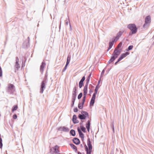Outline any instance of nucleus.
Masks as SVG:
<instances>
[{"instance_id": "obj_12", "label": "nucleus", "mask_w": 154, "mask_h": 154, "mask_svg": "<svg viewBox=\"0 0 154 154\" xmlns=\"http://www.w3.org/2000/svg\"><path fill=\"white\" fill-rule=\"evenodd\" d=\"M84 143V147L85 151L86 152V154H91L92 149H89L88 148V146H87L85 143Z\"/></svg>"}, {"instance_id": "obj_1", "label": "nucleus", "mask_w": 154, "mask_h": 154, "mask_svg": "<svg viewBox=\"0 0 154 154\" xmlns=\"http://www.w3.org/2000/svg\"><path fill=\"white\" fill-rule=\"evenodd\" d=\"M127 27L131 30V32L129 33V35H131L137 32V28L134 23H130L128 24Z\"/></svg>"}, {"instance_id": "obj_16", "label": "nucleus", "mask_w": 154, "mask_h": 154, "mask_svg": "<svg viewBox=\"0 0 154 154\" xmlns=\"http://www.w3.org/2000/svg\"><path fill=\"white\" fill-rule=\"evenodd\" d=\"M72 121L74 124H77L79 122V121L77 120V116L75 114L73 116Z\"/></svg>"}, {"instance_id": "obj_43", "label": "nucleus", "mask_w": 154, "mask_h": 154, "mask_svg": "<svg viewBox=\"0 0 154 154\" xmlns=\"http://www.w3.org/2000/svg\"><path fill=\"white\" fill-rule=\"evenodd\" d=\"M84 121L82 120L81 121V122L80 123V128H81L82 127H83V122Z\"/></svg>"}, {"instance_id": "obj_58", "label": "nucleus", "mask_w": 154, "mask_h": 154, "mask_svg": "<svg viewBox=\"0 0 154 154\" xmlns=\"http://www.w3.org/2000/svg\"><path fill=\"white\" fill-rule=\"evenodd\" d=\"M66 25H68V22L67 21L66 22Z\"/></svg>"}, {"instance_id": "obj_19", "label": "nucleus", "mask_w": 154, "mask_h": 154, "mask_svg": "<svg viewBox=\"0 0 154 154\" xmlns=\"http://www.w3.org/2000/svg\"><path fill=\"white\" fill-rule=\"evenodd\" d=\"M114 44V43H113V42H112L110 40L109 43V46L108 49L107 51H108L111 48Z\"/></svg>"}, {"instance_id": "obj_4", "label": "nucleus", "mask_w": 154, "mask_h": 154, "mask_svg": "<svg viewBox=\"0 0 154 154\" xmlns=\"http://www.w3.org/2000/svg\"><path fill=\"white\" fill-rule=\"evenodd\" d=\"M15 86L11 84H9L8 85V87L7 88L6 91L10 94H13L14 92L15 91Z\"/></svg>"}, {"instance_id": "obj_54", "label": "nucleus", "mask_w": 154, "mask_h": 154, "mask_svg": "<svg viewBox=\"0 0 154 154\" xmlns=\"http://www.w3.org/2000/svg\"><path fill=\"white\" fill-rule=\"evenodd\" d=\"M90 128H86L87 130V131L88 132H89V130H90Z\"/></svg>"}, {"instance_id": "obj_2", "label": "nucleus", "mask_w": 154, "mask_h": 154, "mask_svg": "<svg viewBox=\"0 0 154 154\" xmlns=\"http://www.w3.org/2000/svg\"><path fill=\"white\" fill-rule=\"evenodd\" d=\"M119 55L117 51V48H116L113 51L110 59L108 62V64L113 62Z\"/></svg>"}, {"instance_id": "obj_39", "label": "nucleus", "mask_w": 154, "mask_h": 154, "mask_svg": "<svg viewBox=\"0 0 154 154\" xmlns=\"http://www.w3.org/2000/svg\"><path fill=\"white\" fill-rule=\"evenodd\" d=\"M76 97V95H72V100H75Z\"/></svg>"}, {"instance_id": "obj_26", "label": "nucleus", "mask_w": 154, "mask_h": 154, "mask_svg": "<svg viewBox=\"0 0 154 154\" xmlns=\"http://www.w3.org/2000/svg\"><path fill=\"white\" fill-rule=\"evenodd\" d=\"M90 120H89L87 122L86 124V128H90Z\"/></svg>"}, {"instance_id": "obj_17", "label": "nucleus", "mask_w": 154, "mask_h": 154, "mask_svg": "<svg viewBox=\"0 0 154 154\" xmlns=\"http://www.w3.org/2000/svg\"><path fill=\"white\" fill-rule=\"evenodd\" d=\"M87 145L88 147V148L92 149V146L89 138H88L87 140Z\"/></svg>"}, {"instance_id": "obj_59", "label": "nucleus", "mask_w": 154, "mask_h": 154, "mask_svg": "<svg viewBox=\"0 0 154 154\" xmlns=\"http://www.w3.org/2000/svg\"><path fill=\"white\" fill-rule=\"evenodd\" d=\"M80 146L82 148H83V146L82 144L80 145Z\"/></svg>"}, {"instance_id": "obj_8", "label": "nucleus", "mask_w": 154, "mask_h": 154, "mask_svg": "<svg viewBox=\"0 0 154 154\" xmlns=\"http://www.w3.org/2000/svg\"><path fill=\"white\" fill-rule=\"evenodd\" d=\"M47 82V81L43 80L41 83L40 88V93L41 94H42L44 90L45 89L46 86V84Z\"/></svg>"}, {"instance_id": "obj_28", "label": "nucleus", "mask_w": 154, "mask_h": 154, "mask_svg": "<svg viewBox=\"0 0 154 154\" xmlns=\"http://www.w3.org/2000/svg\"><path fill=\"white\" fill-rule=\"evenodd\" d=\"M133 47V46L132 45H131L129 46L128 48L126 49V51H128L132 50Z\"/></svg>"}, {"instance_id": "obj_34", "label": "nucleus", "mask_w": 154, "mask_h": 154, "mask_svg": "<svg viewBox=\"0 0 154 154\" xmlns=\"http://www.w3.org/2000/svg\"><path fill=\"white\" fill-rule=\"evenodd\" d=\"M121 60H122L119 57L118 59L117 60L115 63L114 64L115 65H116Z\"/></svg>"}, {"instance_id": "obj_33", "label": "nucleus", "mask_w": 154, "mask_h": 154, "mask_svg": "<svg viewBox=\"0 0 154 154\" xmlns=\"http://www.w3.org/2000/svg\"><path fill=\"white\" fill-rule=\"evenodd\" d=\"M47 77H48V75L47 74V72L45 75L43 79V80H45V81H48Z\"/></svg>"}, {"instance_id": "obj_25", "label": "nucleus", "mask_w": 154, "mask_h": 154, "mask_svg": "<svg viewBox=\"0 0 154 154\" xmlns=\"http://www.w3.org/2000/svg\"><path fill=\"white\" fill-rule=\"evenodd\" d=\"M71 56L68 55L67 57L66 64L68 65L70 62L71 59Z\"/></svg>"}, {"instance_id": "obj_56", "label": "nucleus", "mask_w": 154, "mask_h": 154, "mask_svg": "<svg viewBox=\"0 0 154 154\" xmlns=\"http://www.w3.org/2000/svg\"><path fill=\"white\" fill-rule=\"evenodd\" d=\"M77 153L78 154H82L79 151L77 152Z\"/></svg>"}, {"instance_id": "obj_61", "label": "nucleus", "mask_w": 154, "mask_h": 154, "mask_svg": "<svg viewBox=\"0 0 154 154\" xmlns=\"http://www.w3.org/2000/svg\"><path fill=\"white\" fill-rule=\"evenodd\" d=\"M7 40H8V37H7V36L6 37V41H7Z\"/></svg>"}, {"instance_id": "obj_23", "label": "nucleus", "mask_w": 154, "mask_h": 154, "mask_svg": "<svg viewBox=\"0 0 154 154\" xmlns=\"http://www.w3.org/2000/svg\"><path fill=\"white\" fill-rule=\"evenodd\" d=\"M18 108V106L17 105H15L13 106L12 107L11 109V111L12 112H14L17 110Z\"/></svg>"}, {"instance_id": "obj_49", "label": "nucleus", "mask_w": 154, "mask_h": 154, "mask_svg": "<svg viewBox=\"0 0 154 154\" xmlns=\"http://www.w3.org/2000/svg\"><path fill=\"white\" fill-rule=\"evenodd\" d=\"M96 96L92 95L91 99L95 100Z\"/></svg>"}, {"instance_id": "obj_14", "label": "nucleus", "mask_w": 154, "mask_h": 154, "mask_svg": "<svg viewBox=\"0 0 154 154\" xmlns=\"http://www.w3.org/2000/svg\"><path fill=\"white\" fill-rule=\"evenodd\" d=\"M72 140L73 142L76 145L79 144L80 143L79 139L77 137L74 138Z\"/></svg>"}, {"instance_id": "obj_36", "label": "nucleus", "mask_w": 154, "mask_h": 154, "mask_svg": "<svg viewBox=\"0 0 154 154\" xmlns=\"http://www.w3.org/2000/svg\"><path fill=\"white\" fill-rule=\"evenodd\" d=\"M122 45V42H120L117 46V47L119 48H121Z\"/></svg>"}, {"instance_id": "obj_62", "label": "nucleus", "mask_w": 154, "mask_h": 154, "mask_svg": "<svg viewBox=\"0 0 154 154\" xmlns=\"http://www.w3.org/2000/svg\"><path fill=\"white\" fill-rule=\"evenodd\" d=\"M60 26H61V24H60V26H59V29H60Z\"/></svg>"}, {"instance_id": "obj_27", "label": "nucleus", "mask_w": 154, "mask_h": 154, "mask_svg": "<svg viewBox=\"0 0 154 154\" xmlns=\"http://www.w3.org/2000/svg\"><path fill=\"white\" fill-rule=\"evenodd\" d=\"M95 100H93L91 99L90 103V106H94V104L95 103Z\"/></svg>"}, {"instance_id": "obj_37", "label": "nucleus", "mask_w": 154, "mask_h": 154, "mask_svg": "<svg viewBox=\"0 0 154 154\" xmlns=\"http://www.w3.org/2000/svg\"><path fill=\"white\" fill-rule=\"evenodd\" d=\"M105 71V70L104 69H103L101 72V75H100V78H101V77H102L103 76V74L104 73Z\"/></svg>"}, {"instance_id": "obj_41", "label": "nucleus", "mask_w": 154, "mask_h": 154, "mask_svg": "<svg viewBox=\"0 0 154 154\" xmlns=\"http://www.w3.org/2000/svg\"><path fill=\"white\" fill-rule=\"evenodd\" d=\"M122 51V49H119V48L117 49V51L118 52V53H119V54L121 53Z\"/></svg>"}, {"instance_id": "obj_64", "label": "nucleus", "mask_w": 154, "mask_h": 154, "mask_svg": "<svg viewBox=\"0 0 154 154\" xmlns=\"http://www.w3.org/2000/svg\"><path fill=\"white\" fill-rule=\"evenodd\" d=\"M38 26H39V24H38V25H37V27H38Z\"/></svg>"}, {"instance_id": "obj_35", "label": "nucleus", "mask_w": 154, "mask_h": 154, "mask_svg": "<svg viewBox=\"0 0 154 154\" xmlns=\"http://www.w3.org/2000/svg\"><path fill=\"white\" fill-rule=\"evenodd\" d=\"M68 65V64H66V65H65V66H64V67L63 69L62 70V72H64L65 71V70L67 69V66Z\"/></svg>"}, {"instance_id": "obj_46", "label": "nucleus", "mask_w": 154, "mask_h": 154, "mask_svg": "<svg viewBox=\"0 0 154 154\" xmlns=\"http://www.w3.org/2000/svg\"><path fill=\"white\" fill-rule=\"evenodd\" d=\"M19 59L18 57H16V63H19Z\"/></svg>"}, {"instance_id": "obj_57", "label": "nucleus", "mask_w": 154, "mask_h": 154, "mask_svg": "<svg viewBox=\"0 0 154 154\" xmlns=\"http://www.w3.org/2000/svg\"><path fill=\"white\" fill-rule=\"evenodd\" d=\"M82 139V140L83 141L84 140V137H83V138H81Z\"/></svg>"}, {"instance_id": "obj_11", "label": "nucleus", "mask_w": 154, "mask_h": 154, "mask_svg": "<svg viewBox=\"0 0 154 154\" xmlns=\"http://www.w3.org/2000/svg\"><path fill=\"white\" fill-rule=\"evenodd\" d=\"M92 73L91 72H90L89 75L87 77L86 79V82L84 88H86L88 89V85L89 83V82L90 81V77Z\"/></svg>"}, {"instance_id": "obj_10", "label": "nucleus", "mask_w": 154, "mask_h": 154, "mask_svg": "<svg viewBox=\"0 0 154 154\" xmlns=\"http://www.w3.org/2000/svg\"><path fill=\"white\" fill-rule=\"evenodd\" d=\"M57 130L59 131H62L65 132H68L69 131V129L65 126H61L58 127Z\"/></svg>"}, {"instance_id": "obj_22", "label": "nucleus", "mask_w": 154, "mask_h": 154, "mask_svg": "<svg viewBox=\"0 0 154 154\" xmlns=\"http://www.w3.org/2000/svg\"><path fill=\"white\" fill-rule=\"evenodd\" d=\"M69 133L72 136H75V131L73 129H71L69 132Z\"/></svg>"}, {"instance_id": "obj_3", "label": "nucleus", "mask_w": 154, "mask_h": 154, "mask_svg": "<svg viewBox=\"0 0 154 154\" xmlns=\"http://www.w3.org/2000/svg\"><path fill=\"white\" fill-rule=\"evenodd\" d=\"M151 17L148 15L146 17L145 20V23L143 25V28L145 29H146L149 27L151 23Z\"/></svg>"}, {"instance_id": "obj_7", "label": "nucleus", "mask_w": 154, "mask_h": 154, "mask_svg": "<svg viewBox=\"0 0 154 154\" xmlns=\"http://www.w3.org/2000/svg\"><path fill=\"white\" fill-rule=\"evenodd\" d=\"M59 147L58 146L56 145L50 149V152L51 154H59Z\"/></svg>"}, {"instance_id": "obj_52", "label": "nucleus", "mask_w": 154, "mask_h": 154, "mask_svg": "<svg viewBox=\"0 0 154 154\" xmlns=\"http://www.w3.org/2000/svg\"><path fill=\"white\" fill-rule=\"evenodd\" d=\"M93 91L91 89H90V90L89 91V92L90 94H91L92 93H93Z\"/></svg>"}, {"instance_id": "obj_63", "label": "nucleus", "mask_w": 154, "mask_h": 154, "mask_svg": "<svg viewBox=\"0 0 154 154\" xmlns=\"http://www.w3.org/2000/svg\"><path fill=\"white\" fill-rule=\"evenodd\" d=\"M72 125L71 126H70V128H72Z\"/></svg>"}, {"instance_id": "obj_45", "label": "nucleus", "mask_w": 154, "mask_h": 154, "mask_svg": "<svg viewBox=\"0 0 154 154\" xmlns=\"http://www.w3.org/2000/svg\"><path fill=\"white\" fill-rule=\"evenodd\" d=\"M13 119H16L17 118V115L15 114H14L13 116Z\"/></svg>"}, {"instance_id": "obj_47", "label": "nucleus", "mask_w": 154, "mask_h": 154, "mask_svg": "<svg viewBox=\"0 0 154 154\" xmlns=\"http://www.w3.org/2000/svg\"><path fill=\"white\" fill-rule=\"evenodd\" d=\"M73 110L74 112H77L78 111V110L77 108L76 107L74 108Z\"/></svg>"}, {"instance_id": "obj_50", "label": "nucleus", "mask_w": 154, "mask_h": 154, "mask_svg": "<svg viewBox=\"0 0 154 154\" xmlns=\"http://www.w3.org/2000/svg\"><path fill=\"white\" fill-rule=\"evenodd\" d=\"M100 79L101 78L100 77L99 80L98 81L97 84V86H99V85L100 83Z\"/></svg>"}, {"instance_id": "obj_42", "label": "nucleus", "mask_w": 154, "mask_h": 154, "mask_svg": "<svg viewBox=\"0 0 154 154\" xmlns=\"http://www.w3.org/2000/svg\"><path fill=\"white\" fill-rule=\"evenodd\" d=\"M85 76H83L82 77V79H81L80 81H81V82H83L85 80Z\"/></svg>"}, {"instance_id": "obj_30", "label": "nucleus", "mask_w": 154, "mask_h": 154, "mask_svg": "<svg viewBox=\"0 0 154 154\" xmlns=\"http://www.w3.org/2000/svg\"><path fill=\"white\" fill-rule=\"evenodd\" d=\"M15 67L17 69H18L19 68H20V65H19V63H15Z\"/></svg>"}, {"instance_id": "obj_24", "label": "nucleus", "mask_w": 154, "mask_h": 154, "mask_svg": "<svg viewBox=\"0 0 154 154\" xmlns=\"http://www.w3.org/2000/svg\"><path fill=\"white\" fill-rule=\"evenodd\" d=\"M77 89L76 87H75L73 89L72 92V95H77Z\"/></svg>"}, {"instance_id": "obj_44", "label": "nucleus", "mask_w": 154, "mask_h": 154, "mask_svg": "<svg viewBox=\"0 0 154 154\" xmlns=\"http://www.w3.org/2000/svg\"><path fill=\"white\" fill-rule=\"evenodd\" d=\"M111 126L112 131L114 133V125L113 123H112V125H111Z\"/></svg>"}, {"instance_id": "obj_15", "label": "nucleus", "mask_w": 154, "mask_h": 154, "mask_svg": "<svg viewBox=\"0 0 154 154\" xmlns=\"http://www.w3.org/2000/svg\"><path fill=\"white\" fill-rule=\"evenodd\" d=\"M130 54V53L128 52H126L125 53H123L119 57L122 60L124 58L126 57L127 55H129Z\"/></svg>"}, {"instance_id": "obj_6", "label": "nucleus", "mask_w": 154, "mask_h": 154, "mask_svg": "<svg viewBox=\"0 0 154 154\" xmlns=\"http://www.w3.org/2000/svg\"><path fill=\"white\" fill-rule=\"evenodd\" d=\"M124 31H119L116 34V37H113L112 41H111L112 42H113V43H114L115 42H116L119 39V38L122 35L123 33L124 32Z\"/></svg>"}, {"instance_id": "obj_21", "label": "nucleus", "mask_w": 154, "mask_h": 154, "mask_svg": "<svg viewBox=\"0 0 154 154\" xmlns=\"http://www.w3.org/2000/svg\"><path fill=\"white\" fill-rule=\"evenodd\" d=\"M84 103H83V104H82V102L81 103L79 102L78 104V108L80 109H83Z\"/></svg>"}, {"instance_id": "obj_53", "label": "nucleus", "mask_w": 154, "mask_h": 154, "mask_svg": "<svg viewBox=\"0 0 154 154\" xmlns=\"http://www.w3.org/2000/svg\"><path fill=\"white\" fill-rule=\"evenodd\" d=\"M89 86H91V88H94V87L93 86V85H91V84H90V85H89Z\"/></svg>"}, {"instance_id": "obj_31", "label": "nucleus", "mask_w": 154, "mask_h": 154, "mask_svg": "<svg viewBox=\"0 0 154 154\" xmlns=\"http://www.w3.org/2000/svg\"><path fill=\"white\" fill-rule=\"evenodd\" d=\"M82 95L83 94L82 92L80 93L78 96V99L79 100L82 97Z\"/></svg>"}, {"instance_id": "obj_51", "label": "nucleus", "mask_w": 154, "mask_h": 154, "mask_svg": "<svg viewBox=\"0 0 154 154\" xmlns=\"http://www.w3.org/2000/svg\"><path fill=\"white\" fill-rule=\"evenodd\" d=\"M97 92L94 91V93L93 94V95L96 96V95Z\"/></svg>"}, {"instance_id": "obj_32", "label": "nucleus", "mask_w": 154, "mask_h": 154, "mask_svg": "<svg viewBox=\"0 0 154 154\" xmlns=\"http://www.w3.org/2000/svg\"><path fill=\"white\" fill-rule=\"evenodd\" d=\"M81 129V130L84 133L86 132V128L84 127H82L80 128Z\"/></svg>"}, {"instance_id": "obj_40", "label": "nucleus", "mask_w": 154, "mask_h": 154, "mask_svg": "<svg viewBox=\"0 0 154 154\" xmlns=\"http://www.w3.org/2000/svg\"><path fill=\"white\" fill-rule=\"evenodd\" d=\"M75 101V100H72V103L71 105V106L72 107L73 106Z\"/></svg>"}, {"instance_id": "obj_20", "label": "nucleus", "mask_w": 154, "mask_h": 154, "mask_svg": "<svg viewBox=\"0 0 154 154\" xmlns=\"http://www.w3.org/2000/svg\"><path fill=\"white\" fill-rule=\"evenodd\" d=\"M69 145H70L71 147L74 150V151L75 152H77V149L76 146L74 144L72 143H70Z\"/></svg>"}, {"instance_id": "obj_29", "label": "nucleus", "mask_w": 154, "mask_h": 154, "mask_svg": "<svg viewBox=\"0 0 154 154\" xmlns=\"http://www.w3.org/2000/svg\"><path fill=\"white\" fill-rule=\"evenodd\" d=\"M83 85H84L83 82L80 81L79 82V88H81Z\"/></svg>"}, {"instance_id": "obj_38", "label": "nucleus", "mask_w": 154, "mask_h": 154, "mask_svg": "<svg viewBox=\"0 0 154 154\" xmlns=\"http://www.w3.org/2000/svg\"><path fill=\"white\" fill-rule=\"evenodd\" d=\"M99 88V86L96 85L95 87V89L94 90V91L97 92Z\"/></svg>"}, {"instance_id": "obj_13", "label": "nucleus", "mask_w": 154, "mask_h": 154, "mask_svg": "<svg viewBox=\"0 0 154 154\" xmlns=\"http://www.w3.org/2000/svg\"><path fill=\"white\" fill-rule=\"evenodd\" d=\"M46 63L45 62H42L41 63V65L40 66V71L41 73L42 74H43L44 71V69Z\"/></svg>"}, {"instance_id": "obj_9", "label": "nucleus", "mask_w": 154, "mask_h": 154, "mask_svg": "<svg viewBox=\"0 0 154 154\" xmlns=\"http://www.w3.org/2000/svg\"><path fill=\"white\" fill-rule=\"evenodd\" d=\"M83 96L82 99V104L85 103V100L87 94L88 92V89L84 88L83 89Z\"/></svg>"}, {"instance_id": "obj_60", "label": "nucleus", "mask_w": 154, "mask_h": 154, "mask_svg": "<svg viewBox=\"0 0 154 154\" xmlns=\"http://www.w3.org/2000/svg\"><path fill=\"white\" fill-rule=\"evenodd\" d=\"M110 154H113V152L111 151L110 152Z\"/></svg>"}, {"instance_id": "obj_5", "label": "nucleus", "mask_w": 154, "mask_h": 154, "mask_svg": "<svg viewBox=\"0 0 154 154\" xmlns=\"http://www.w3.org/2000/svg\"><path fill=\"white\" fill-rule=\"evenodd\" d=\"M81 114L78 115V118L81 120L85 119L89 116L87 112L82 110L81 112Z\"/></svg>"}, {"instance_id": "obj_55", "label": "nucleus", "mask_w": 154, "mask_h": 154, "mask_svg": "<svg viewBox=\"0 0 154 154\" xmlns=\"http://www.w3.org/2000/svg\"><path fill=\"white\" fill-rule=\"evenodd\" d=\"M69 26H70V29L71 30L72 29V28L71 27V25L70 23H69Z\"/></svg>"}, {"instance_id": "obj_18", "label": "nucleus", "mask_w": 154, "mask_h": 154, "mask_svg": "<svg viewBox=\"0 0 154 154\" xmlns=\"http://www.w3.org/2000/svg\"><path fill=\"white\" fill-rule=\"evenodd\" d=\"M77 130L79 134V137L81 138H83V137H84V134L82 132V131L81 130H80L79 127L77 128Z\"/></svg>"}, {"instance_id": "obj_48", "label": "nucleus", "mask_w": 154, "mask_h": 154, "mask_svg": "<svg viewBox=\"0 0 154 154\" xmlns=\"http://www.w3.org/2000/svg\"><path fill=\"white\" fill-rule=\"evenodd\" d=\"M28 43H27V44L26 45V47L27 48L28 47V45H29V41H30V38H29V37H28Z\"/></svg>"}]
</instances>
